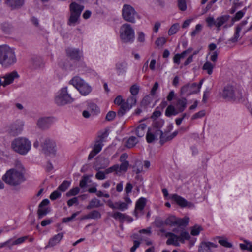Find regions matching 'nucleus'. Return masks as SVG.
<instances>
[{
	"mask_svg": "<svg viewBox=\"0 0 252 252\" xmlns=\"http://www.w3.org/2000/svg\"><path fill=\"white\" fill-rule=\"evenodd\" d=\"M177 218L174 216H169L165 220L164 223L166 225L173 226L177 224Z\"/></svg>",
	"mask_w": 252,
	"mask_h": 252,
	"instance_id": "obj_40",
	"label": "nucleus"
},
{
	"mask_svg": "<svg viewBox=\"0 0 252 252\" xmlns=\"http://www.w3.org/2000/svg\"><path fill=\"white\" fill-rule=\"evenodd\" d=\"M179 113L177 108H176L174 106L170 105L167 107L165 114L167 117H170L172 115H177Z\"/></svg>",
	"mask_w": 252,
	"mask_h": 252,
	"instance_id": "obj_33",
	"label": "nucleus"
},
{
	"mask_svg": "<svg viewBox=\"0 0 252 252\" xmlns=\"http://www.w3.org/2000/svg\"><path fill=\"white\" fill-rule=\"evenodd\" d=\"M189 234L186 231L183 232L179 236L180 241L183 242L185 240H189L190 239Z\"/></svg>",
	"mask_w": 252,
	"mask_h": 252,
	"instance_id": "obj_56",
	"label": "nucleus"
},
{
	"mask_svg": "<svg viewBox=\"0 0 252 252\" xmlns=\"http://www.w3.org/2000/svg\"><path fill=\"white\" fill-rule=\"evenodd\" d=\"M118 164H115L111 167L105 169V173L106 174H109L113 172H115V174H118Z\"/></svg>",
	"mask_w": 252,
	"mask_h": 252,
	"instance_id": "obj_46",
	"label": "nucleus"
},
{
	"mask_svg": "<svg viewBox=\"0 0 252 252\" xmlns=\"http://www.w3.org/2000/svg\"><path fill=\"white\" fill-rule=\"evenodd\" d=\"M103 146V140L102 139L97 140L95 142L92 151L88 156V159L90 160L92 159L96 154L99 153L101 150Z\"/></svg>",
	"mask_w": 252,
	"mask_h": 252,
	"instance_id": "obj_20",
	"label": "nucleus"
},
{
	"mask_svg": "<svg viewBox=\"0 0 252 252\" xmlns=\"http://www.w3.org/2000/svg\"><path fill=\"white\" fill-rule=\"evenodd\" d=\"M69 84L72 85L84 96L89 94L92 90L87 83L78 76L74 77L69 81Z\"/></svg>",
	"mask_w": 252,
	"mask_h": 252,
	"instance_id": "obj_7",
	"label": "nucleus"
},
{
	"mask_svg": "<svg viewBox=\"0 0 252 252\" xmlns=\"http://www.w3.org/2000/svg\"><path fill=\"white\" fill-rule=\"evenodd\" d=\"M124 202L119 201L116 202V209L121 211L126 210L128 208V205L132 203V201L128 195H126L124 197Z\"/></svg>",
	"mask_w": 252,
	"mask_h": 252,
	"instance_id": "obj_23",
	"label": "nucleus"
},
{
	"mask_svg": "<svg viewBox=\"0 0 252 252\" xmlns=\"http://www.w3.org/2000/svg\"><path fill=\"white\" fill-rule=\"evenodd\" d=\"M120 37L125 43H132L135 39V32L132 26L127 23L123 24L120 29Z\"/></svg>",
	"mask_w": 252,
	"mask_h": 252,
	"instance_id": "obj_6",
	"label": "nucleus"
},
{
	"mask_svg": "<svg viewBox=\"0 0 252 252\" xmlns=\"http://www.w3.org/2000/svg\"><path fill=\"white\" fill-rule=\"evenodd\" d=\"M139 91V86L137 84H133L130 88V92L133 96L138 94Z\"/></svg>",
	"mask_w": 252,
	"mask_h": 252,
	"instance_id": "obj_52",
	"label": "nucleus"
},
{
	"mask_svg": "<svg viewBox=\"0 0 252 252\" xmlns=\"http://www.w3.org/2000/svg\"><path fill=\"white\" fill-rule=\"evenodd\" d=\"M127 64L124 62L118 63L116 64V69L119 74H122L126 72Z\"/></svg>",
	"mask_w": 252,
	"mask_h": 252,
	"instance_id": "obj_34",
	"label": "nucleus"
},
{
	"mask_svg": "<svg viewBox=\"0 0 252 252\" xmlns=\"http://www.w3.org/2000/svg\"><path fill=\"white\" fill-rule=\"evenodd\" d=\"M202 30V25L200 24H198L196 25L195 29L191 32V36L194 37L198 34Z\"/></svg>",
	"mask_w": 252,
	"mask_h": 252,
	"instance_id": "obj_50",
	"label": "nucleus"
},
{
	"mask_svg": "<svg viewBox=\"0 0 252 252\" xmlns=\"http://www.w3.org/2000/svg\"><path fill=\"white\" fill-rule=\"evenodd\" d=\"M166 42V40L164 37H160L157 39L156 41V44L158 46H162Z\"/></svg>",
	"mask_w": 252,
	"mask_h": 252,
	"instance_id": "obj_62",
	"label": "nucleus"
},
{
	"mask_svg": "<svg viewBox=\"0 0 252 252\" xmlns=\"http://www.w3.org/2000/svg\"><path fill=\"white\" fill-rule=\"evenodd\" d=\"M19 77V75L16 71L7 73L0 77L1 79V86L5 87L10 85L13 82L14 79L18 78Z\"/></svg>",
	"mask_w": 252,
	"mask_h": 252,
	"instance_id": "obj_14",
	"label": "nucleus"
},
{
	"mask_svg": "<svg viewBox=\"0 0 252 252\" xmlns=\"http://www.w3.org/2000/svg\"><path fill=\"white\" fill-rule=\"evenodd\" d=\"M230 16L228 15H222L218 17L216 19L212 16H209L206 18V22L209 27H212L215 26L217 30H220L221 26L224 28H227V22L229 20Z\"/></svg>",
	"mask_w": 252,
	"mask_h": 252,
	"instance_id": "obj_8",
	"label": "nucleus"
},
{
	"mask_svg": "<svg viewBox=\"0 0 252 252\" xmlns=\"http://www.w3.org/2000/svg\"><path fill=\"white\" fill-rule=\"evenodd\" d=\"M244 15V13L242 11H239L236 13L233 20L234 21H238L243 17Z\"/></svg>",
	"mask_w": 252,
	"mask_h": 252,
	"instance_id": "obj_64",
	"label": "nucleus"
},
{
	"mask_svg": "<svg viewBox=\"0 0 252 252\" xmlns=\"http://www.w3.org/2000/svg\"><path fill=\"white\" fill-rule=\"evenodd\" d=\"M103 205V204L101 203V201L99 199L94 198L91 200L89 205L86 207V208L87 209H91L94 208H98Z\"/></svg>",
	"mask_w": 252,
	"mask_h": 252,
	"instance_id": "obj_30",
	"label": "nucleus"
},
{
	"mask_svg": "<svg viewBox=\"0 0 252 252\" xmlns=\"http://www.w3.org/2000/svg\"><path fill=\"white\" fill-rule=\"evenodd\" d=\"M177 5L181 11H186L187 8L186 0H177Z\"/></svg>",
	"mask_w": 252,
	"mask_h": 252,
	"instance_id": "obj_44",
	"label": "nucleus"
},
{
	"mask_svg": "<svg viewBox=\"0 0 252 252\" xmlns=\"http://www.w3.org/2000/svg\"><path fill=\"white\" fill-rule=\"evenodd\" d=\"M116 116V113L114 111H109L106 116V119L108 121L113 120Z\"/></svg>",
	"mask_w": 252,
	"mask_h": 252,
	"instance_id": "obj_61",
	"label": "nucleus"
},
{
	"mask_svg": "<svg viewBox=\"0 0 252 252\" xmlns=\"http://www.w3.org/2000/svg\"><path fill=\"white\" fill-rule=\"evenodd\" d=\"M100 112L99 107L94 103H88L87 110H84L82 115L85 118H89L91 115H95Z\"/></svg>",
	"mask_w": 252,
	"mask_h": 252,
	"instance_id": "obj_15",
	"label": "nucleus"
},
{
	"mask_svg": "<svg viewBox=\"0 0 252 252\" xmlns=\"http://www.w3.org/2000/svg\"><path fill=\"white\" fill-rule=\"evenodd\" d=\"M111 216L115 219L118 220L121 222H123L124 221L131 222L133 221V219L131 217L119 212H114L112 213Z\"/></svg>",
	"mask_w": 252,
	"mask_h": 252,
	"instance_id": "obj_21",
	"label": "nucleus"
},
{
	"mask_svg": "<svg viewBox=\"0 0 252 252\" xmlns=\"http://www.w3.org/2000/svg\"><path fill=\"white\" fill-rule=\"evenodd\" d=\"M110 164V161L108 158H104L101 159L100 161V166L98 168L97 170L100 169H105Z\"/></svg>",
	"mask_w": 252,
	"mask_h": 252,
	"instance_id": "obj_48",
	"label": "nucleus"
},
{
	"mask_svg": "<svg viewBox=\"0 0 252 252\" xmlns=\"http://www.w3.org/2000/svg\"><path fill=\"white\" fill-rule=\"evenodd\" d=\"M25 169L21 162L16 160L14 167L8 170L2 177V180L11 186H16L25 181Z\"/></svg>",
	"mask_w": 252,
	"mask_h": 252,
	"instance_id": "obj_1",
	"label": "nucleus"
},
{
	"mask_svg": "<svg viewBox=\"0 0 252 252\" xmlns=\"http://www.w3.org/2000/svg\"><path fill=\"white\" fill-rule=\"evenodd\" d=\"M0 29L3 32L9 34L12 31L13 27L9 23L4 22L0 24Z\"/></svg>",
	"mask_w": 252,
	"mask_h": 252,
	"instance_id": "obj_32",
	"label": "nucleus"
},
{
	"mask_svg": "<svg viewBox=\"0 0 252 252\" xmlns=\"http://www.w3.org/2000/svg\"><path fill=\"white\" fill-rule=\"evenodd\" d=\"M90 218L92 219H97L101 218L100 213L96 210H94L89 213Z\"/></svg>",
	"mask_w": 252,
	"mask_h": 252,
	"instance_id": "obj_55",
	"label": "nucleus"
},
{
	"mask_svg": "<svg viewBox=\"0 0 252 252\" xmlns=\"http://www.w3.org/2000/svg\"><path fill=\"white\" fill-rule=\"evenodd\" d=\"M216 63H211L210 61H206L202 66V69L206 71L209 75L213 73V70L215 67Z\"/></svg>",
	"mask_w": 252,
	"mask_h": 252,
	"instance_id": "obj_29",
	"label": "nucleus"
},
{
	"mask_svg": "<svg viewBox=\"0 0 252 252\" xmlns=\"http://www.w3.org/2000/svg\"><path fill=\"white\" fill-rule=\"evenodd\" d=\"M162 131L161 130L156 131L155 129H149L146 134V140L148 143H152L159 137L162 143Z\"/></svg>",
	"mask_w": 252,
	"mask_h": 252,
	"instance_id": "obj_16",
	"label": "nucleus"
},
{
	"mask_svg": "<svg viewBox=\"0 0 252 252\" xmlns=\"http://www.w3.org/2000/svg\"><path fill=\"white\" fill-rule=\"evenodd\" d=\"M129 166V162L128 161H124L122 162L120 165L118 164V172H126Z\"/></svg>",
	"mask_w": 252,
	"mask_h": 252,
	"instance_id": "obj_45",
	"label": "nucleus"
},
{
	"mask_svg": "<svg viewBox=\"0 0 252 252\" xmlns=\"http://www.w3.org/2000/svg\"><path fill=\"white\" fill-rule=\"evenodd\" d=\"M122 16L125 21L132 23H134L136 18H138V15L134 8L130 5L126 4L123 5Z\"/></svg>",
	"mask_w": 252,
	"mask_h": 252,
	"instance_id": "obj_10",
	"label": "nucleus"
},
{
	"mask_svg": "<svg viewBox=\"0 0 252 252\" xmlns=\"http://www.w3.org/2000/svg\"><path fill=\"white\" fill-rule=\"evenodd\" d=\"M218 242L221 246L226 248H232V244L228 241L227 238L224 237H218Z\"/></svg>",
	"mask_w": 252,
	"mask_h": 252,
	"instance_id": "obj_37",
	"label": "nucleus"
},
{
	"mask_svg": "<svg viewBox=\"0 0 252 252\" xmlns=\"http://www.w3.org/2000/svg\"><path fill=\"white\" fill-rule=\"evenodd\" d=\"M61 195V194L59 191L55 190L51 194L50 198L52 200H54L60 197Z\"/></svg>",
	"mask_w": 252,
	"mask_h": 252,
	"instance_id": "obj_60",
	"label": "nucleus"
},
{
	"mask_svg": "<svg viewBox=\"0 0 252 252\" xmlns=\"http://www.w3.org/2000/svg\"><path fill=\"white\" fill-rule=\"evenodd\" d=\"M42 147L46 154L55 155L56 153L55 142L50 139H45L42 144Z\"/></svg>",
	"mask_w": 252,
	"mask_h": 252,
	"instance_id": "obj_13",
	"label": "nucleus"
},
{
	"mask_svg": "<svg viewBox=\"0 0 252 252\" xmlns=\"http://www.w3.org/2000/svg\"><path fill=\"white\" fill-rule=\"evenodd\" d=\"M80 191V189L78 187H75L70 189L68 192L66 193L67 196H74L77 195Z\"/></svg>",
	"mask_w": 252,
	"mask_h": 252,
	"instance_id": "obj_54",
	"label": "nucleus"
},
{
	"mask_svg": "<svg viewBox=\"0 0 252 252\" xmlns=\"http://www.w3.org/2000/svg\"><path fill=\"white\" fill-rule=\"evenodd\" d=\"M32 67L34 69L39 68L43 65L42 59L38 57H34L32 59Z\"/></svg>",
	"mask_w": 252,
	"mask_h": 252,
	"instance_id": "obj_31",
	"label": "nucleus"
},
{
	"mask_svg": "<svg viewBox=\"0 0 252 252\" xmlns=\"http://www.w3.org/2000/svg\"><path fill=\"white\" fill-rule=\"evenodd\" d=\"M164 122L162 120H159L153 122L152 127L150 129H155L156 131L160 130V128L163 125Z\"/></svg>",
	"mask_w": 252,
	"mask_h": 252,
	"instance_id": "obj_39",
	"label": "nucleus"
},
{
	"mask_svg": "<svg viewBox=\"0 0 252 252\" xmlns=\"http://www.w3.org/2000/svg\"><path fill=\"white\" fill-rule=\"evenodd\" d=\"M89 179V178L87 176H83L82 179L80 181L79 185L80 187L81 188H84L86 186L87 183L88 182V180Z\"/></svg>",
	"mask_w": 252,
	"mask_h": 252,
	"instance_id": "obj_59",
	"label": "nucleus"
},
{
	"mask_svg": "<svg viewBox=\"0 0 252 252\" xmlns=\"http://www.w3.org/2000/svg\"><path fill=\"white\" fill-rule=\"evenodd\" d=\"M187 104V100L185 98H178L177 99V102L175 106L179 113L183 112Z\"/></svg>",
	"mask_w": 252,
	"mask_h": 252,
	"instance_id": "obj_27",
	"label": "nucleus"
},
{
	"mask_svg": "<svg viewBox=\"0 0 252 252\" xmlns=\"http://www.w3.org/2000/svg\"><path fill=\"white\" fill-rule=\"evenodd\" d=\"M106 175L105 171H99L96 174L95 178L98 180H102L106 178Z\"/></svg>",
	"mask_w": 252,
	"mask_h": 252,
	"instance_id": "obj_57",
	"label": "nucleus"
},
{
	"mask_svg": "<svg viewBox=\"0 0 252 252\" xmlns=\"http://www.w3.org/2000/svg\"><path fill=\"white\" fill-rule=\"evenodd\" d=\"M70 183L67 181H64L58 188V189L63 192L66 191L70 186Z\"/></svg>",
	"mask_w": 252,
	"mask_h": 252,
	"instance_id": "obj_47",
	"label": "nucleus"
},
{
	"mask_svg": "<svg viewBox=\"0 0 252 252\" xmlns=\"http://www.w3.org/2000/svg\"><path fill=\"white\" fill-rule=\"evenodd\" d=\"M137 41L139 42L143 43L145 41V34L142 32H137Z\"/></svg>",
	"mask_w": 252,
	"mask_h": 252,
	"instance_id": "obj_63",
	"label": "nucleus"
},
{
	"mask_svg": "<svg viewBox=\"0 0 252 252\" xmlns=\"http://www.w3.org/2000/svg\"><path fill=\"white\" fill-rule=\"evenodd\" d=\"M17 59L13 49L7 45L0 46V64L4 67H8L16 62Z\"/></svg>",
	"mask_w": 252,
	"mask_h": 252,
	"instance_id": "obj_2",
	"label": "nucleus"
},
{
	"mask_svg": "<svg viewBox=\"0 0 252 252\" xmlns=\"http://www.w3.org/2000/svg\"><path fill=\"white\" fill-rule=\"evenodd\" d=\"M54 101L58 106H63L71 103L74 101L70 90L67 87L61 88L57 93Z\"/></svg>",
	"mask_w": 252,
	"mask_h": 252,
	"instance_id": "obj_4",
	"label": "nucleus"
},
{
	"mask_svg": "<svg viewBox=\"0 0 252 252\" xmlns=\"http://www.w3.org/2000/svg\"><path fill=\"white\" fill-rule=\"evenodd\" d=\"M52 122V119L50 117H42L38 120L37 125L40 128L45 129L48 128Z\"/></svg>",
	"mask_w": 252,
	"mask_h": 252,
	"instance_id": "obj_22",
	"label": "nucleus"
},
{
	"mask_svg": "<svg viewBox=\"0 0 252 252\" xmlns=\"http://www.w3.org/2000/svg\"><path fill=\"white\" fill-rule=\"evenodd\" d=\"M67 55L72 59L79 60L82 56V53L76 49L68 48L66 50Z\"/></svg>",
	"mask_w": 252,
	"mask_h": 252,
	"instance_id": "obj_26",
	"label": "nucleus"
},
{
	"mask_svg": "<svg viewBox=\"0 0 252 252\" xmlns=\"http://www.w3.org/2000/svg\"><path fill=\"white\" fill-rule=\"evenodd\" d=\"M48 211L47 208L44 207H40L39 206L38 209V215L39 218H42L43 216H45L48 213Z\"/></svg>",
	"mask_w": 252,
	"mask_h": 252,
	"instance_id": "obj_51",
	"label": "nucleus"
},
{
	"mask_svg": "<svg viewBox=\"0 0 252 252\" xmlns=\"http://www.w3.org/2000/svg\"><path fill=\"white\" fill-rule=\"evenodd\" d=\"M202 230L201 226L195 225L191 228V234L193 236H197Z\"/></svg>",
	"mask_w": 252,
	"mask_h": 252,
	"instance_id": "obj_42",
	"label": "nucleus"
},
{
	"mask_svg": "<svg viewBox=\"0 0 252 252\" xmlns=\"http://www.w3.org/2000/svg\"><path fill=\"white\" fill-rule=\"evenodd\" d=\"M136 103V98L135 96H131L128 98L126 103H123L118 112L119 116H122L125 113L129 110Z\"/></svg>",
	"mask_w": 252,
	"mask_h": 252,
	"instance_id": "obj_11",
	"label": "nucleus"
},
{
	"mask_svg": "<svg viewBox=\"0 0 252 252\" xmlns=\"http://www.w3.org/2000/svg\"><path fill=\"white\" fill-rule=\"evenodd\" d=\"M189 222V218H184L183 219L177 218V224L179 226H186Z\"/></svg>",
	"mask_w": 252,
	"mask_h": 252,
	"instance_id": "obj_49",
	"label": "nucleus"
},
{
	"mask_svg": "<svg viewBox=\"0 0 252 252\" xmlns=\"http://www.w3.org/2000/svg\"><path fill=\"white\" fill-rule=\"evenodd\" d=\"M205 115V112L204 110H201L199 111L198 112L192 115L191 119L192 120H195L198 118H201L204 116Z\"/></svg>",
	"mask_w": 252,
	"mask_h": 252,
	"instance_id": "obj_58",
	"label": "nucleus"
},
{
	"mask_svg": "<svg viewBox=\"0 0 252 252\" xmlns=\"http://www.w3.org/2000/svg\"><path fill=\"white\" fill-rule=\"evenodd\" d=\"M171 199L181 207H188L189 208L194 207L192 203L188 202L185 199L176 194H173Z\"/></svg>",
	"mask_w": 252,
	"mask_h": 252,
	"instance_id": "obj_17",
	"label": "nucleus"
},
{
	"mask_svg": "<svg viewBox=\"0 0 252 252\" xmlns=\"http://www.w3.org/2000/svg\"><path fill=\"white\" fill-rule=\"evenodd\" d=\"M179 27L180 25L179 23H175L172 25L168 32L169 35L175 34L178 31Z\"/></svg>",
	"mask_w": 252,
	"mask_h": 252,
	"instance_id": "obj_43",
	"label": "nucleus"
},
{
	"mask_svg": "<svg viewBox=\"0 0 252 252\" xmlns=\"http://www.w3.org/2000/svg\"><path fill=\"white\" fill-rule=\"evenodd\" d=\"M241 31V28L237 27L233 36L228 40V42L236 43L240 39V32Z\"/></svg>",
	"mask_w": 252,
	"mask_h": 252,
	"instance_id": "obj_36",
	"label": "nucleus"
},
{
	"mask_svg": "<svg viewBox=\"0 0 252 252\" xmlns=\"http://www.w3.org/2000/svg\"><path fill=\"white\" fill-rule=\"evenodd\" d=\"M146 128V125L145 124H140L135 130L137 136L139 137H143L145 135Z\"/></svg>",
	"mask_w": 252,
	"mask_h": 252,
	"instance_id": "obj_35",
	"label": "nucleus"
},
{
	"mask_svg": "<svg viewBox=\"0 0 252 252\" xmlns=\"http://www.w3.org/2000/svg\"><path fill=\"white\" fill-rule=\"evenodd\" d=\"M216 247L217 245L212 242H203L199 246L198 252H212L211 249Z\"/></svg>",
	"mask_w": 252,
	"mask_h": 252,
	"instance_id": "obj_24",
	"label": "nucleus"
},
{
	"mask_svg": "<svg viewBox=\"0 0 252 252\" xmlns=\"http://www.w3.org/2000/svg\"><path fill=\"white\" fill-rule=\"evenodd\" d=\"M11 148L16 153L25 155L31 148V143L26 138L18 137L12 142Z\"/></svg>",
	"mask_w": 252,
	"mask_h": 252,
	"instance_id": "obj_3",
	"label": "nucleus"
},
{
	"mask_svg": "<svg viewBox=\"0 0 252 252\" xmlns=\"http://www.w3.org/2000/svg\"><path fill=\"white\" fill-rule=\"evenodd\" d=\"M200 87H197L196 83L188 84L183 86L181 89V94L189 96L192 94L199 92Z\"/></svg>",
	"mask_w": 252,
	"mask_h": 252,
	"instance_id": "obj_12",
	"label": "nucleus"
},
{
	"mask_svg": "<svg viewBox=\"0 0 252 252\" xmlns=\"http://www.w3.org/2000/svg\"><path fill=\"white\" fill-rule=\"evenodd\" d=\"M80 212L78 211L75 213H74L70 217L64 218L62 220V222L63 223H66L69 221H71L74 219L78 214H79Z\"/></svg>",
	"mask_w": 252,
	"mask_h": 252,
	"instance_id": "obj_53",
	"label": "nucleus"
},
{
	"mask_svg": "<svg viewBox=\"0 0 252 252\" xmlns=\"http://www.w3.org/2000/svg\"><path fill=\"white\" fill-rule=\"evenodd\" d=\"M84 8V6L79 4L75 2H72L70 4V16L67 21L68 25L74 26L77 24Z\"/></svg>",
	"mask_w": 252,
	"mask_h": 252,
	"instance_id": "obj_5",
	"label": "nucleus"
},
{
	"mask_svg": "<svg viewBox=\"0 0 252 252\" xmlns=\"http://www.w3.org/2000/svg\"><path fill=\"white\" fill-rule=\"evenodd\" d=\"M178 133V132L177 131H174L171 134H169L167 133L162 132V143H163L166 141L172 140L174 137H175L177 135Z\"/></svg>",
	"mask_w": 252,
	"mask_h": 252,
	"instance_id": "obj_38",
	"label": "nucleus"
},
{
	"mask_svg": "<svg viewBox=\"0 0 252 252\" xmlns=\"http://www.w3.org/2000/svg\"><path fill=\"white\" fill-rule=\"evenodd\" d=\"M64 232H62L51 237L48 241L47 245L45 246V248L53 247L59 244L64 237Z\"/></svg>",
	"mask_w": 252,
	"mask_h": 252,
	"instance_id": "obj_18",
	"label": "nucleus"
},
{
	"mask_svg": "<svg viewBox=\"0 0 252 252\" xmlns=\"http://www.w3.org/2000/svg\"><path fill=\"white\" fill-rule=\"evenodd\" d=\"M4 3L11 10H15L24 5L25 0H5Z\"/></svg>",
	"mask_w": 252,
	"mask_h": 252,
	"instance_id": "obj_19",
	"label": "nucleus"
},
{
	"mask_svg": "<svg viewBox=\"0 0 252 252\" xmlns=\"http://www.w3.org/2000/svg\"><path fill=\"white\" fill-rule=\"evenodd\" d=\"M166 236L168 237L166 242L167 245H173L176 246H179V242L180 241L179 236L170 232L167 233Z\"/></svg>",
	"mask_w": 252,
	"mask_h": 252,
	"instance_id": "obj_25",
	"label": "nucleus"
},
{
	"mask_svg": "<svg viewBox=\"0 0 252 252\" xmlns=\"http://www.w3.org/2000/svg\"><path fill=\"white\" fill-rule=\"evenodd\" d=\"M221 95L227 100H235L241 98L242 94L235 87L228 85L224 87Z\"/></svg>",
	"mask_w": 252,
	"mask_h": 252,
	"instance_id": "obj_9",
	"label": "nucleus"
},
{
	"mask_svg": "<svg viewBox=\"0 0 252 252\" xmlns=\"http://www.w3.org/2000/svg\"><path fill=\"white\" fill-rule=\"evenodd\" d=\"M146 203V199L144 197L139 198L136 203L135 213L136 215L141 212L144 208Z\"/></svg>",
	"mask_w": 252,
	"mask_h": 252,
	"instance_id": "obj_28",
	"label": "nucleus"
},
{
	"mask_svg": "<svg viewBox=\"0 0 252 252\" xmlns=\"http://www.w3.org/2000/svg\"><path fill=\"white\" fill-rule=\"evenodd\" d=\"M138 141L137 139L134 136H131L127 140L126 146L129 148L133 147L137 143Z\"/></svg>",
	"mask_w": 252,
	"mask_h": 252,
	"instance_id": "obj_41",
	"label": "nucleus"
}]
</instances>
